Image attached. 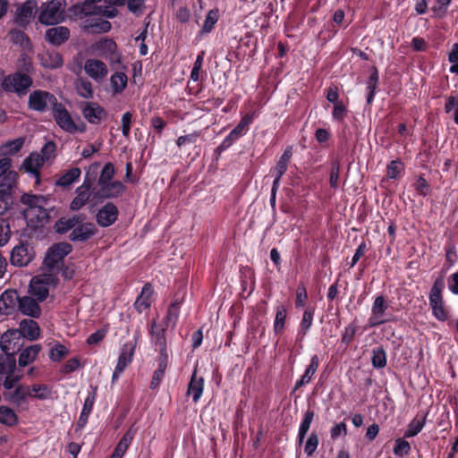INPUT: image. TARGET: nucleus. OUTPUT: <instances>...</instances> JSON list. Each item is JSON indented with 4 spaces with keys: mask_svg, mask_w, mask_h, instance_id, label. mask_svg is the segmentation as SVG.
Here are the masks:
<instances>
[{
    "mask_svg": "<svg viewBox=\"0 0 458 458\" xmlns=\"http://www.w3.org/2000/svg\"><path fill=\"white\" fill-rule=\"evenodd\" d=\"M21 377V375L16 369V361L8 358L0 360V384L3 383L5 388L4 397L18 407L27 406L30 398L29 385H18L14 387Z\"/></svg>",
    "mask_w": 458,
    "mask_h": 458,
    "instance_id": "f257e3e1",
    "label": "nucleus"
},
{
    "mask_svg": "<svg viewBox=\"0 0 458 458\" xmlns=\"http://www.w3.org/2000/svg\"><path fill=\"white\" fill-rule=\"evenodd\" d=\"M114 173L112 163L108 162L104 165L98 180V189L93 192L95 199H114L124 192L125 186L122 182L114 179Z\"/></svg>",
    "mask_w": 458,
    "mask_h": 458,
    "instance_id": "f03ea898",
    "label": "nucleus"
},
{
    "mask_svg": "<svg viewBox=\"0 0 458 458\" xmlns=\"http://www.w3.org/2000/svg\"><path fill=\"white\" fill-rule=\"evenodd\" d=\"M21 201L28 207L23 216L29 226L38 228L44 226L49 219L47 199L43 196L24 195Z\"/></svg>",
    "mask_w": 458,
    "mask_h": 458,
    "instance_id": "7ed1b4c3",
    "label": "nucleus"
},
{
    "mask_svg": "<svg viewBox=\"0 0 458 458\" xmlns=\"http://www.w3.org/2000/svg\"><path fill=\"white\" fill-rule=\"evenodd\" d=\"M58 278L56 273L46 272L33 276L29 286V293L38 301H45L49 290L57 284Z\"/></svg>",
    "mask_w": 458,
    "mask_h": 458,
    "instance_id": "20e7f679",
    "label": "nucleus"
},
{
    "mask_svg": "<svg viewBox=\"0 0 458 458\" xmlns=\"http://www.w3.org/2000/svg\"><path fill=\"white\" fill-rule=\"evenodd\" d=\"M89 50L93 55L107 60L111 65L121 64L122 55L117 51L115 41L112 38H100L90 45Z\"/></svg>",
    "mask_w": 458,
    "mask_h": 458,
    "instance_id": "39448f33",
    "label": "nucleus"
},
{
    "mask_svg": "<svg viewBox=\"0 0 458 458\" xmlns=\"http://www.w3.org/2000/svg\"><path fill=\"white\" fill-rule=\"evenodd\" d=\"M64 0H51L42 4L38 21L44 25H55L64 19Z\"/></svg>",
    "mask_w": 458,
    "mask_h": 458,
    "instance_id": "423d86ee",
    "label": "nucleus"
},
{
    "mask_svg": "<svg viewBox=\"0 0 458 458\" xmlns=\"http://www.w3.org/2000/svg\"><path fill=\"white\" fill-rule=\"evenodd\" d=\"M53 115L57 125L66 132H83L86 130L84 123L80 119L76 122L61 103L55 106Z\"/></svg>",
    "mask_w": 458,
    "mask_h": 458,
    "instance_id": "0eeeda50",
    "label": "nucleus"
},
{
    "mask_svg": "<svg viewBox=\"0 0 458 458\" xmlns=\"http://www.w3.org/2000/svg\"><path fill=\"white\" fill-rule=\"evenodd\" d=\"M72 251L71 244L59 242L50 247L44 259V266L48 272L55 273V269L63 263L64 259Z\"/></svg>",
    "mask_w": 458,
    "mask_h": 458,
    "instance_id": "6e6552de",
    "label": "nucleus"
},
{
    "mask_svg": "<svg viewBox=\"0 0 458 458\" xmlns=\"http://www.w3.org/2000/svg\"><path fill=\"white\" fill-rule=\"evenodd\" d=\"M57 104L55 96L46 90L37 89L29 96V107L37 112L43 113L50 107L54 110Z\"/></svg>",
    "mask_w": 458,
    "mask_h": 458,
    "instance_id": "1a4fd4ad",
    "label": "nucleus"
},
{
    "mask_svg": "<svg viewBox=\"0 0 458 458\" xmlns=\"http://www.w3.org/2000/svg\"><path fill=\"white\" fill-rule=\"evenodd\" d=\"M22 339L21 334L17 330L10 329L6 331L1 337L0 346L4 352V356H0V360L8 358L14 360V354L20 351L22 346Z\"/></svg>",
    "mask_w": 458,
    "mask_h": 458,
    "instance_id": "9d476101",
    "label": "nucleus"
},
{
    "mask_svg": "<svg viewBox=\"0 0 458 458\" xmlns=\"http://www.w3.org/2000/svg\"><path fill=\"white\" fill-rule=\"evenodd\" d=\"M32 80L30 76L16 72L4 77L2 82V88L7 92H15L18 95H23L31 86Z\"/></svg>",
    "mask_w": 458,
    "mask_h": 458,
    "instance_id": "9b49d317",
    "label": "nucleus"
},
{
    "mask_svg": "<svg viewBox=\"0 0 458 458\" xmlns=\"http://www.w3.org/2000/svg\"><path fill=\"white\" fill-rule=\"evenodd\" d=\"M84 118L91 124H99L107 117L106 110L97 102H85L81 106Z\"/></svg>",
    "mask_w": 458,
    "mask_h": 458,
    "instance_id": "f8f14e48",
    "label": "nucleus"
},
{
    "mask_svg": "<svg viewBox=\"0 0 458 458\" xmlns=\"http://www.w3.org/2000/svg\"><path fill=\"white\" fill-rule=\"evenodd\" d=\"M84 72L93 81L100 82L107 76L108 68L103 61L89 58L84 63Z\"/></svg>",
    "mask_w": 458,
    "mask_h": 458,
    "instance_id": "ddd939ff",
    "label": "nucleus"
},
{
    "mask_svg": "<svg viewBox=\"0 0 458 458\" xmlns=\"http://www.w3.org/2000/svg\"><path fill=\"white\" fill-rule=\"evenodd\" d=\"M118 215L119 211L117 207L112 202H107L98 209L96 215V220L99 226L108 227L116 222Z\"/></svg>",
    "mask_w": 458,
    "mask_h": 458,
    "instance_id": "4468645a",
    "label": "nucleus"
},
{
    "mask_svg": "<svg viewBox=\"0 0 458 458\" xmlns=\"http://www.w3.org/2000/svg\"><path fill=\"white\" fill-rule=\"evenodd\" d=\"M91 182L86 176L82 184L76 191V196L70 204V208L73 211L80 210L89 200L92 192L90 191Z\"/></svg>",
    "mask_w": 458,
    "mask_h": 458,
    "instance_id": "2eb2a0df",
    "label": "nucleus"
},
{
    "mask_svg": "<svg viewBox=\"0 0 458 458\" xmlns=\"http://www.w3.org/2000/svg\"><path fill=\"white\" fill-rule=\"evenodd\" d=\"M37 8L38 4L34 0H28L21 5L18 6L14 17L15 23H17L19 26L27 25L34 16Z\"/></svg>",
    "mask_w": 458,
    "mask_h": 458,
    "instance_id": "dca6fc26",
    "label": "nucleus"
},
{
    "mask_svg": "<svg viewBox=\"0 0 458 458\" xmlns=\"http://www.w3.org/2000/svg\"><path fill=\"white\" fill-rule=\"evenodd\" d=\"M19 295L14 290H5L0 295V313L4 315L13 314L18 308Z\"/></svg>",
    "mask_w": 458,
    "mask_h": 458,
    "instance_id": "f3484780",
    "label": "nucleus"
},
{
    "mask_svg": "<svg viewBox=\"0 0 458 458\" xmlns=\"http://www.w3.org/2000/svg\"><path fill=\"white\" fill-rule=\"evenodd\" d=\"M32 250L27 244H20L13 248L11 253V263L13 266H27L32 259Z\"/></svg>",
    "mask_w": 458,
    "mask_h": 458,
    "instance_id": "a211bd4d",
    "label": "nucleus"
},
{
    "mask_svg": "<svg viewBox=\"0 0 458 458\" xmlns=\"http://www.w3.org/2000/svg\"><path fill=\"white\" fill-rule=\"evenodd\" d=\"M386 309L387 305L384 297H376L371 308V316L369 319V327H374L386 322V320L383 319V315Z\"/></svg>",
    "mask_w": 458,
    "mask_h": 458,
    "instance_id": "6ab92c4d",
    "label": "nucleus"
},
{
    "mask_svg": "<svg viewBox=\"0 0 458 458\" xmlns=\"http://www.w3.org/2000/svg\"><path fill=\"white\" fill-rule=\"evenodd\" d=\"M39 302L40 301L31 295L19 297L18 309L23 315L38 318L41 313Z\"/></svg>",
    "mask_w": 458,
    "mask_h": 458,
    "instance_id": "aec40b11",
    "label": "nucleus"
},
{
    "mask_svg": "<svg viewBox=\"0 0 458 458\" xmlns=\"http://www.w3.org/2000/svg\"><path fill=\"white\" fill-rule=\"evenodd\" d=\"M96 233V226L92 223H81L78 220L77 225L70 233V239L73 242H84L93 236Z\"/></svg>",
    "mask_w": 458,
    "mask_h": 458,
    "instance_id": "412c9836",
    "label": "nucleus"
},
{
    "mask_svg": "<svg viewBox=\"0 0 458 458\" xmlns=\"http://www.w3.org/2000/svg\"><path fill=\"white\" fill-rule=\"evenodd\" d=\"M81 28L87 33H102L108 32L112 25L108 21L100 18H88L81 24Z\"/></svg>",
    "mask_w": 458,
    "mask_h": 458,
    "instance_id": "4be33fe9",
    "label": "nucleus"
},
{
    "mask_svg": "<svg viewBox=\"0 0 458 458\" xmlns=\"http://www.w3.org/2000/svg\"><path fill=\"white\" fill-rule=\"evenodd\" d=\"M70 38V30L64 26L50 28L46 31V39L50 44L60 46Z\"/></svg>",
    "mask_w": 458,
    "mask_h": 458,
    "instance_id": "5701e85b",
    "label": "nucleus"
},
{
    "mask_svg": "<svg viewBox=\"0 0 458 458\" xmlns=\"http://www.w3.org/2000/svg\"><path fill=\"white\" fill-rule=\"evenodd\" d=\"M21 334V339L36 340L39 336L40 329L38 323L32 319H22L20 327L16 329Z\"/></svg>",
    "mask_w": 458,
    "mask_h": 458,
    "instance_id": "b1692460",
    "label": "nucleus"
},
{
    "mask_svg": "<svg viewBox=\"0 0 458 458\" xmlns=\"http://www.w3.org/2000/svg\"><path fill=\"white\" fill-rule=\"evenodd\" d=\"M46 162L39 153H31L22 163V167L38 180L39 170Z\"/></svg>",
    "mask_w": 458,
    "mask_h": 458,
    "instance_id": "393cba45",
    "label": "nucleus"
},
{
    "mask_svg": "<svg viewBox=\"0 0 458 458\" xmlns=\"http://www.w3.org/2000/svg\"><path fill=\"white\" fill-rule=\"evenodd\" d=\"M204 390V379L202 377H198L197 370L195 369L191 377V380L187 389V394L191 396L192 401L196 403L202 396Z\"/></svg>",
    "mask_w": 458,
    "mask_h": 458,
    "instance_id": "a878e982",
    "label": "nucleus"
},
{
    "mask_svg": "<svg viewBox=\"0 0 458 458\" xmlns=\"http://www.w3.org/2000/svg\"><path fill=\"white\" fill-rule=\"evenodd\" d=\"M97 386H91V391L89 393L88 396L86 397L84 401V404L82 407V411L81 412L80 418H79V426L84 427L85 424L88 421V418L89 414L92 411L96 397H97Z\"/></svg>",
    "mask_w": 458,
    "mask_h": 458,
    "instance_id": "bb28decb",
    "label": "nucleus"
},
{
    "mask_svg": "<svg viewBox=\"0 0 458 458\" xmlns=\"http://www.w3.org/2000/svg\"><path fill=\"white\" fill-rule=\"evenodd\" d=\"M135 344L128 342L123 344L115 366L119 370L124 369L131 364L135 352Z\"/></svg>",
    "mask_w": 458,
    "mask_h": 458,
    "instance_id": "cd10ccee",
    "label": "nucleus"
},
{
    "mask_svg": "<svg viewBox=\"0 0 458 458\" xmlns=\"http://www.w3.org/2000/svg\"><path fill=\"white\" fill-rule=\"evenodd\" d=\"M30 398L39 401H46L53 398L54 391L52 386L46 384H32L29 386Z\"/></svg>",
    "mask_w": 458,
    "mask_h": 458,
    "instance_id": "c85d7f7f",
    "label": "nucleus"
},
{
    "mask_svg": "<svg viewBox=\"0 0 458 458\" xmlns=\"http://www.w3.org/2000/svg\"><path fill=\"white\" fill-rule=\"evenodd\" d=\"M319 361L320 360L318 355H313L310 358V364L305 369L304 374L295 383V389L301 388V386L309 384L311 381L319 366Z\"/></svg>",
    "mask_w": 458,
    "mask_h": 458,
    "instance_id": "c756f323",
    "label": "nucleus"
},
{
    "mask_svg": "<svg viewBox=\"0 0 458 458\" xmlns=\"http://www.w3.org/2000/svg\"><path fill=\"white\" fill-rule=\"evenodd\" d=\"M153 295V289L150 284H145L134 302V307L139 312H143L148 310L151 305V299Z\"/></svg>",
    "mask_w": 458,
    "mask_h": 458,
    "instance_id": "7c9ffc66",
    "label": "nucleus"
},
{
    "mask_svg": "<svg viewBox=\"0 0 458 458\" xmlns=\"http://www.w3.org/2000/svg\"><path fill=\"white\" fill-rule=\"evenodd\" d=\"M40 64L48 69H56L63 65V58L56 51H46L39 55Z\"/></svg>",
    "mask_w": 458,
    "mask_h": 458,
    "instance_id": "2f4dec72",
    "label": "nucleus"
},
{
    "mask_svg": "<svg viewBox=\"0 0 458 458\" xmlns=\"http://www.w3.org/2000/svg\"><path fill=\"white\" fill-rule=\"evenodd\" d=\"M128 77L123 72H115L110 77V86L113 95L121 94L127 87Z\"/></svg>",
    "mask_w": 458,
    "mask_h": 458,
    "instance_id": "473e14b6",
    "label": "nucleus"
},
{
    "mask_svg": "<svg viewBox=\"0 0 458 458\" xmlns=\"http://www.w3.org/2000/svg\"><path fill=\"white\" fill-rule=\"evenodd\" d=\"M40 350L41 348L38 344H33L24 349L20 354L19 365L25 367L33 362L37 359Z\"/></svg>",
    "mask_w": 458,
    "mask_h": 458,
    "instance_id": "72a5a7b5",
    "label": "nucleus"
},
{
    "mask_svg": "<svg viewBox=\"0 0 458 458\" xmlns=\"http://www.w3.org/2000/svg\"><path fill=\"white\" fill-rule=\"evenodd\" d=\"M17 180V173H10L4 181L0 182V199L10 201L11 191L15 185Z\"/></svg>",
    "mask_w": 458,
    "mask_h": 458,
    "instance_id": "f704fd0d",
    "label": "nucleus"
},
{
    "mask_svg": "<svg viewBox=\"0 0 458 458\" xmlns=\"http://www.w3.org/2000/svg\"><path fill=\"white\" fill-rule=\"evenodd\" d=\"M165 327L161 325H157L156 321L152 322L150 328L151 342L159 348L166 346V341L165 336Z\"/></svg>",
    "mask_w": 458,
    "mask_h": 458,
    "instance_id": "c9c22d12",
    "label": "nucleus"
},
{
    "mask_svg": "<svg viewBox=\"0 0 458 458\" xmlns=\"http://www.w3.org/2000/svg\"><path fill=\"white\" fill-rule=\"evenodd\" d=\"M313 419H314V411L308 410L305 412L304 418L299 427V431H298L299 445H301L303 443L305 436L307 435V433L310 428Z\"/></svg>",
    "mask_w": 458,
    "mask_h": 458,
    "instance_id": "e433bc0d",
    "label": "nucleus"
},
{
    "mask_svg": "<svg viewBox=\"0 0 458 458\" xmlns=\"http://www.w3.org/2000/svg\"><path fill=\"white\" fill-rule=\"evenodd\" d=\"M219 20V11L216 8L208 11L204 21L200 33L202 35L210 33Z\"/></svg>",
    "mask_w": 458,
    "mask_h": 458,
    "instance_id": "4c0bfd02",
    "label": "nucleus"
},
{
    "mask_svg": "<svg viewBox=\"0 0 458 458\" xmlns=\"http://www.w3.org/2000/svg\"><path fill=\"white\" fill-rule=\"evenodd\" d=\"M81 174V171L78 167H73L63 174L57 181L56 184L62 187H67L76 182Z\"/></svg>",
    "mask_w": 458,
    "mask_h": 458,
    "instance_id": "58836bf2",
    "label": "nucleus"
},
{
    "mask_svg": "<svg viewBox=\"0 0 458 458\" xmlns=\"http://www.w3.org/2000/svg\"><path fill=\"white\" fill-rule=\"evenodd\" d=\"M80 216H73L72 217H62L55 223V230L59 233H65L70 230H73L77 225Z\"/></svg>",
    "mask_w": 458,
    "mask_h": 458,
    "instance_id": "ea45409f",
    "label": "nucleus"
},
{
    "mask_svg": "<svg viewBox=\"0 0 458 458\" xmlns=\"http://www.w3.org/2000/svg\"><path fill=\"white\" fill-rule=\"evenodd\" d=\"M107 2L116 6L127 4L128 9L133 13H140L144 6L143 0H107Z\"/></svg>",
    "mask_w": 458,
    "mask_h": 458,
    "instance_id": "a19ab883",
    "label": "nucleus"
},
{
    "mask_svg": "<svg viewBox=\"0 0 458 458\" xmlns=\"http://www.w3.org/2000/svg\"><path fill=\"white\" fill-rule=\"evenodd\" d=\"M76 91L79 96L84 98H92L94 95L92 83L87 79H79L76 81Z\"/></svg>",
    "mask_w": 458,
    "mask_h": 458,
    "instance_id": "79ce46f5",
    "label": "nucleus"
},
{
    "mask_svg": "<svg viewBox=\"0 0 458 458\" xmlns=\"http://www.w3.org/2000/svg\"><path fill=\"white\" fill-rule=\"evenodd\" d=\"M18 417L14 411L8 406H0V423L6 426H13L17 423Z\"/></svg>",
    "mask_w": 458,
    "mask_h": 458,
    "instance_id": "37998d69",
    "label": "nucleus"
},
{
    "mask_svg": "<svg viewBox=\"0 0 458 458\" xmlns=\"http://www.w3.org/2000/svg\"><path fill=\"white\" fill-rule=\"evenodd\" d=\"M432 310V314L438 321H445L447 319V311L445 308L444 301H428Z\"/></svg>",
    "mask_w": 458,
    "mask_h": 458,
    "instance_id": "c03bdc74",
    "label": "nucleus"
},
{
    "mask_svg": "<svg viewBox=\"0 0 458 458\" xmlns=\"http://www.w3.org/2000/svg\"><path fill=\"white\" fill-rule=\"evenodd\" d=\"M445 288V281L442 276L436 278L428 295V301L443 300L442 293Z\"/></svg>",
    "mask_w": 458,
    "mask_h": 458,
    "instance_id": "a18cd8bd",
    "label": "nucleus"
},
{
    "mask_svg": "<svg viewBox=\"0 0 458 458\" xmlns=\"http://www.w3.org/2000/svg\"><path fill=\"white\" fill-rule=\"evenodd\" d=\"M255 117V113L247 114L242 117L240 123L232 131L236 133V135L241 138L245 135L249 130L250 124L252 123Z\"/></svg>",
    "mask_w": 458,
    "mask_h": 458,
    "instance_id": "49530a36",
    "label": "nucleus"
},
{
    "mask_svg": "<svg viewBox=\"0 0 458 458\" xmlns=\"http://www.w3.org/2000/svg\"><path fill=\"white\" fill-rule=\"evenodd\" d=\"M424 426H425V419L412 420L409 423L408 428L404 432V437L410 438V437H413L417 436L423 429Z\"/></svg>",
    "mask_w": 458,
    "mask_h": 458,
    "instance_id": "de8ad7c7",
    "label": "nucleus"
},
{
    "mask_svg": "<svg viewBox=\"0 0 458 458\" xmlns=\"http://www.w3.org/2000/svg\"><path fill=\"white\" fill-rule=\"evenodd\" d=\"M314 317V309H306L303 312L301 321L300 323V333L303 335L307 334L312 326Z\"/></svg>",
    "mask_w": 458,
    "mask_h": 458,
    "instance_id": "09e8293b",
    "label": "nucleus"
},
{
    "mask_svg": "<svg viewBox=\"0 0 458 458\" xmlns=\"http://www.w3.org/2000/svg\"><path fill=\"white\" fill-rule=\"evenodd\" d=\"M411 452V445L408 441L403 438H397L394 442L393 453L395 456L403 457Z\"/></svg>",
    "mask_w": 458,
    "mask_h": 458,
    "instance_id": "8fccbe9b",
    "label": "nucleus"
},
{
    "mask_svg": "<svg viewBox=\"0 0 458 458\" xmlns=\"http://www.w3.org/2000/svg\"><path fill=\"white\" fill-rule=\"evenodd\" d=\"M286 314L287 311L284 306L280 305L276 308V313L274 321V330L276 333H280L284 329Z\"/></svg>",
    "mask_w": 458,
    "mask_h": 458,
    "instance_id": "3c124183",
    "label": "nucleus"
},
{
    "mask_svg": "<svg viewBox=\"0 0 458 458\" xmlns=\"http://www.w3.org/2000/svg\"><path fill=\"white\" fill-rule=\"evenodd\" d=\"M371 363L377 369H382L386 365V354L382 348L373 350Z\"/></svg>",
    "mask_w": 458,
    "mask_h": 458,
    "instance_id": "603ef678",
    "label": "nucleus"
},
{
    "mask_svg": "<svg viewBox=\"0 0 458 458\" xmlns=\"http://www.w3.org/2000/svg\"><path fill=\"white\" fill-rule=\"evenodd\" d=\"M69 353V350L66 346L61 344H55L51 349L49 352V358L53 361H60L63 358H64Z\"/></svg>",
    "mask_w": 458,
    "mask_h": 458,
    "instance_id": "864d4df0",
    "label": "nucleus"
},
{
    "mask_svg": "<svg viewBox=\"0 0 458 458\" xmlns=\"http://www.w3.org/2000/svg\"><path fill=\"white\" fill-rule=\"evenodd\" d=\"M318 434L316 432H312L309 436L304 446V452L308 456H311L315 453L318 448Z\"/></svg>",
    "mask_w": 458,
    "mask_h": 458,
    "instance_id": "5fc2aeb1",
    "label": "nucleus"
},
{
    "mask_svg": "<svg viewBox=\"0 0 458 458\" xmlns=\"http://www.w3.org/2000/svg\"><path fill=\"white\" fill-rule=\"evenodd\" d=\"M179 316V306L176 303H172L168 309L166 317H165V327H174L176 324Z\"/></svg>",
    "mask_w": 458,
    "mask_h": 458,
    "instance_id": "6e6d98bb",
    "label": "nucleus"
},
{
    "mask_svg": "<svg viewBox=\"0 0 458 458\" xmlns=\"http://www.w3.org/2000/svg\"><path fill=\"white\" fill-rule=\"evenodd\" d=\"M450 4V0H436V3L432 7L434 15L438 18L445 17Z\"/></svg>",
    "mask_w": 458,
    "mask_h": 458,
    "instance_id": "4d7b16f0",
    "label": "nucleus"
},
{
    "mask_svg": "<svg viewBox=\"0 0 458 458\" xmlns=\"http://www.w3.org/2000/svg\"><path fill=\"white\" fill-rule=\"evenodd\" d=\"M347 115V107L344 103H336L333 107L332 118L333 121L342 123Z\"/></svg>",
    "mask_w": 458,
    "mask_h": 458,
    "instance_id": "13d9d810",
    "label": "nucleus"
},
{
    "mask_svg": "<svg viewBox=\"0 0 458 458\" xmlns=\"http://www.w3.org/2000/svg\"><path fill=\"white\" fill-rule=\"evenodd\" d=\"M448 61L452 64L449 69L450 72L458 75V43L452 46V49L448 55Z\"/></svg>",
    "mask_w": 458,
    "mask_h": 458,
    "instance_id": "bf43d9fd",
    "label": "nucleus"
},
{
    "mask_svg": "<svg viewBox=\"0 0 458 458\" xmlns=\"http://www.w3.org/2000/svg\"><path fill=\"white\" fill-rule=\"evenodd\" d=\"M24 144V138L20 137L15 140H10L4 145V148L8 154H15L18 152Z\"/></svg>",
    "mask_w": 458,
    "mask_h": 458,
    "instance_id": "052dcab7",
    "label": "nucleus"
},
{
    "mask_svg": "<svg viewBox=\"0 0 458 458\" xmlns=\"http://www.w3.org/2000/svg\"><path fill=\"white\" fill-rule=\"evenodd\" d=\"M11 230L4 220H0V247L5 245L10 239Z\"/></svg>",
    "mask_w": 458,
    "mask_h": 458,
    "instance_id": "680f3d73",
    "label": "nucleus"
},
{
    "mask_svg": "<svg viewBox=\"0 0 458 458\" xmlns=\"http://www.w3.org/2000/svg\"><path fill=\"white\" fill-rule=\"evenodd\" d=\"M55 151V145L52 141L47 142L40 151V156L42 158H44V161H49L51 158L54 157Z\"/></svg>",
    "mask_w": 458,
    "mask_h": 458,
    "instance_id": "e2e57ef3",
    "label": "nucleus"
},
{
    "mask_svg": "<svg viewBox=\"0 0 458 458\" xmlns=\"http://www.w3.org/2000/svg\"><path fill=\"white\" fill-rule=\"evenodd\" d=\"M132 121V114L130 112H126L122 116V133L124 137H128L131 132V126Z\"/></svg>",
    "mask_w": 458,
    "mask_h": 458,
    "instance_id": "0e129e2a",
    "label": "nucleus"
},
{
    "mask_svg": "<svg viewBox=\"0 0 458 458\" xmlns=\"http://www.w3.org/2000/svg\"><path fill=\"white\" fill-rule=\"evenodd\" d=\"M347 434V427L344 422H339L335 424L330 429V437L332 439H336L340 436H346Z\"/></svg>",
    "mask_w": 458,
    "mask_h": 458,
    "instance_id": "69168bd1",
    "label": "nucleus"
},
{
    "mask_svg": "<svg viewBox=\"0 0 458 458\" xmlns=\"http://www.w3.org/2000/svg\"><path fill=\"white\" fill-rule=\"evenodd\" d=\"M11 168V159L4 157L0 159V178L1 181H4L6 176L10 173H15L14 171L10 170Z\"/></svg>",
    "mask_w": 458,
    "mask_h": 458,
    "instance_id": "338daca9",
    "label": "nucleus"
},
{
    "mask_svg": "<svg viewBox=\"0 0 458 458\" xmlns=\"http://www.w3.org/2000/svg\"><path fill=\"white\" fill-rule=\"evenodd\" d=\"M402 164L398 161H392L387 166V175L391 179H395L400 174Z\"/></svg>",
    "mask_w": 458,
    "mask_h": 458,
    "instance_id": "774afa93",
    "label": "nucleus"
}]
</instances>
